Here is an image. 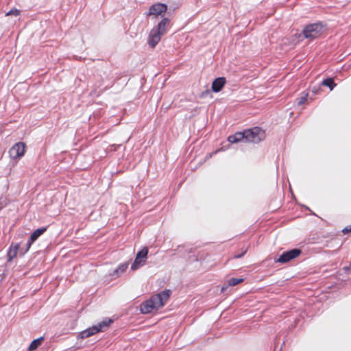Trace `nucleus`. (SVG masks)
Here are the masks:
<instances>
[{"label": "nucleus", "mask_w": 351, "mask_h": 351, "mask_svg": "<svg viewBox=\"0 0 351 351\" xmlns=\"http://www.w3.org/2000/svg\"><path fill=\"white\" fill-rule=\"evenodd\" d=\"M243 278H230L229 280H228V285L230 286H235L238 284H239L240 282H243Z\"/></svg>", "instance_id": "17"}, {"label": "nucleus", "mask_w": 351, "mask_h": 351, "mask_svg": "<svg viewBox=\"0 0 351 351\" xmlns=\"http://www.w3.org/2000/svg\"><path fill=\"white\" fill-rule=\"evenodd\" d=\"M167 10V5L165 3H156L152 5L149 9V12L147 14L148 16H162Z\"/></svg>", "instance_id": "8"}, {"label": "nucleus", "mask_w": 351, "mask_h": 351, "mask_svg": "<svg viewBox=\"0 0 351 351\" xmlns=\"http://www.w3.org/2000/svg\"><path fill=\"white\" fill-rule=\"evenodd\" d=\"M301 254V250L297 248L292 249L289 251L283 252L279 258L276 260V262L280 263H286L291 260L296 258Z\"/></svg>", "instance_id": "6"}, {"label": "nucleus", "mask_w": 351, "mask_h": 351, "mask_svg": "<svg viewBox=\"0 0 351 351\" xmlns=\"http://www.w3.org/2000/svg\"><path fill=\"white\" fill-rule=\"evenodd\" d=\"M112 322L113 320L112 319L106 318L97 325H94L92 327L81 332L80 336L81 338L84 339L95 335L98 332L104 331Z\"/></svg>", "instance_id": "4"}, {"label": "nucleus", "mask_w": 351, "mask_h": 351, "mask_svg": "<svg viewBox=\"0 0 351 351\" xmlns=\"http://www.w3.org/2000/svg\"><path fill=\"white\" fill-rule=\"evenodd\" d=\"M265 138V132L258 127L245 130L243 132H237L228 138V141L231 143H237L244 141L258 143Z\"/></svg>", "instance_id": "1"}, {"label": "nucleus", "mask_w": 351, "mask_h": 351, "mask_svg": "<svg viewBox=\"0 0 351 351\" xmlns=\"http://www.w3.org/2000/svg\"><path fill=\"white\" fill-rule=\"evenodd\" d=\"M145 260L143 258H138V256H136L134 263L131 265V269L134 271L139 269L141 267L145 265Z\"/></svg>", "instance_id": "12"}, {"label": "nucleus", "mask_w": 351, "mask_h": 351, "mask_svg": "<svg viewBox=\"0 0 351 351\" xmlns=\"http://www.w3.org/2000/svg\"><path fill=\"white\" fill-rule=\"evenodd\" d=\"M19 13H20V11H19V10L14 9V10H10V11L6 14V15H7V16H9V15L18 16V15H19Z\"/></svg>", "instance_id": "19"}, {"label": "nucleus", "mask_w": 351, "mask_h": 351, "mask_svg": "<svg viewBox=\"0 0 351 351\" xmlns=\"http://www.w3.org/2000/svg\"><path fill=\"white\" fill-rule=\"evenodd\" d=\"M226 82V80L223 77H217L214 80L212 83V90L215 93L221 91Z\"/></svg>", "instance_id": "10"}, {"label": "nucleus", "mask_w": 351, "mask_h": 351, "mask_svg": "<svg viewBox=\"0 0 351 351\" xmlns=\"http://www.w3.org/2000/svg\"><path fill=\"white\" fill-rule=\"evenodd\" d=\"M169 25V19L164 18L150 31L148 44L152 48H154L160 42L161 37L166 33L167 27Z\"/></svg>", "instance_id": "3"}, {"label": "nucleus", "mask_w": 351, "mask_h": 351, "mask_svg": "<svg viewBox=\"0 0 351 351\" xmlns=\"http://www.w3.org/2000/svg\"><path fill=\"white\" fill-rule=\"evenodd\" d=\"M171 291L165 290L154 295L149 300L141 305V312L143 314L151 313L154 309H159L162 307L170 297Z\"/></svg>", "instance_id": "2"}, {"label": "nucleus", "mask_w": 351, "mask_h": 351, "mask_svg": "<svg viewBox=\"0 0 351 351\" xmlns=\"http://www.w3.org/2000/svg\"><path fill=\"white\" fill-rule=\"evenodd\" d=\"M19 247V243L15 244L13 247L12 245H11L7 254L8 261H11L14 257L16 256Z\"/></svg>", "instance_id": "11"}, {"label": "nucleus", "mask_w": 351, "mask_h": 351, "mask_svg": "<svg viewBox=\"0 0 351 351\" xmlns=\"http://www.w3.org/2000/svg\"><path fill=\"white\" fill-rule=\"evenodd\" d=\"M128 267V263H124L121 264L114 271L113 274L119 275L125 271L127 268Z\"/></svg>", "instance_id": "14"}, {"label": "nucleus", "mask_w": 351, "mask_h": 351, "mask_svg": "<svg viewBox=\"0 0 351 351\" xmlns=\"http://www.w3.org/2000/svg\"><path fill=\"white\" fill-rule=\"evenodd\" d=\"M246 252H247V249L244 250L241 254L234 255V257L235 258H239L242 257L246 253Z\"/></svg>", "instance_id": "20"}, {"label": "nucleus", "mask_w": 351, "mask_h": 351, "mask_svg": "<svg viewBox=\"0 0 351 351\" xmlns=\"http://www.w3.org/2000/svg\"><path fill=\"white\" fill-rule=\"evenodd\" d=\"M43 340H44L43 337H40V338H38V339L32 341L28 348V350L29 351L35 350L37 348H38V346H40L41 345Z\"/></svg>", "instance_id": "13"}, {"label": "nucleus", "mask_w": 351, "mask_h": 351, "mask_svg": "<svg viewBox=\"0 0 351 351\" xmlns=\"http://www.w3.org/2000/svg\"><path fill=\"white\" fill-rule=\"evenodd\" d=\"M307 97H308V94H305L304 95H303V96L300 97V98H298L297 99V104L298 106H301L303 104H304L306 102V101L307 100Z\"/></svg>", "instance_id": "18"}, {"label": "nucleus", "mask_w": 351, "mask_h": 351, "mask_svg": "<svg viewBox=\"0 0 351 351\" xmlns=\"http://www.w3.org/2000/svg\"><path fill=\"white\" fill-rule=\"evenodd\" d=\"M46 230L47 227H43L38 228L32 232L26 244V249L23 252H22V255H23L24 254L29 251L33 243L35 242L37 240V239L40 236H41Z\"/></svg>", "instance_id": "9"}, {"label": "nucleus", "mask_w": 351, "mask_h": 351, "mask_svg": "<svg viewBox=\"0 0 351 351\" xmlns=\"http://www.w3.org/2000/svg\"><path fill=\"white\" fill-rule=\"evenodd\" d=\"M25 152V145L19 142L14 145L9 150V154L12 158H18L23 156Z\"/></svg>", "instance_id": "7"}, {"label": "nucleus", "mask_w": 351, "mask_h": 351, "mask_svg": "<svg viewBox=\"0 0 351 351\" xmlns=\"http://www.w3.org/2000/svg\"><path fill=\"white\" fill-rule=\"evenodd\" d=\"M148 254V249L146 247L142 248L136 254L138 258H143L146 261Z\"/></svg>", "instance_id": "16"}, {"label": "nucleus", "mask_w": 351, "mask_h": 351, "mask_svg": "<svg viewBox=\"0 0 351 351\" xmlns=\"http://www.w3.org/2000/svg\"><path fill=\"white\" fill-rule=\"evenodd\" d=\"M324 31V26L319 23H313L306 25L302 33L306 38L314 39L319 36Z\"/></svg>", "instance_id": "5"}, {"label": "nucleus", "mask_w": 351, "mask_h": 351, "mask_svg": "<svg viewBox=\"0 0 351 351\" xmlns=\"http://www.w3.org/2000/svg\"><path fill=\"white\" fill-rule=\"evenodd\" d=\"M322 84L325 86L329 87L331 90L336 86V84L334 82V80L332 78H326V79L322 81Z\"/></svg>", "instance_id": "15"}, {"label": "nucleus", "mask_w": 351, "mask_h": 351, "mask_svg": "<svg viewBox=\"0 0 351 351\" xmlns=\"http://www.w3.org/2000/svg\"><path fill=\"white\" fill-rule=\"evenodd\" d=\"M350 231H351V228H349V229H348V228H344V229L343 230V233H345V234H346V233H347V232H350Z\"/></svg>", "instance_id": "21"}]
</instances>
